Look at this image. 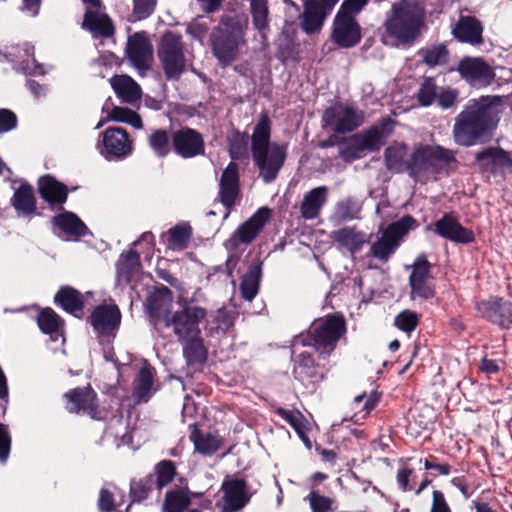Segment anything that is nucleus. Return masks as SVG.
Here are the masks:
<instances>
[{
  "instance_id": "nucleus-1",
  "label": "nucleus",
  "mask_w": 512,
  "mask_h": 512,
  "mask_svg": "<svg viewBox=\"0 0 512 512\" xmlns=\"http://www.w3.org/2000/svg\"><path fill=\"white\" fill-rule=\"evenodd\" d=\"M498 96L470 100L455 117L452 134L456 144L471 147L487 142L499 121Z\"/></svg>"
},
{
  "instance_id": "nucleus-2",
  "label": "nucleus",
  "mask_w": 512,
  "mask_h": 512,
  "mask_svg": "<svg viewBox=\"0 0 512 512\" xmlns=\"http://www.w3.org/2000/svg\"><path fill=\"white\" fill-rule=\"evenodd\" d=\"M383 38L396 46L411 45L426 28V9L420 0H397L387 12Z\"/></svg>"
},
{
  "instance_id": "nucleus-3",
  "label": "nucleus",
  "mask_w": 512,
  "mask_h": 512,
  "mask_svg": "<svg viewBox=\"0 0 512 512\" xmlns=\"http://www.w3.org/2000/svg\"><path fill=\"white\" fill-rule=\"evenodd\" d=\"M270 137L271 121L268 115L263 113L253 129L251 153L264 183H271L276 179L287 156L286 146L270 144Z\"/></svg>"
},
{
  "instance_id": "nucleus-4",
  "label": "nucleus",
  "mask_w": 512,
  "mask_h": 512,
  "mask_svg": "<svg viewBox=\"0 0 512 512\" xmlns=\"http://www.w3.org/2000/svg\"><path fill=\"white\" fill-rule=\"evenodd\" d=\"M247 24L238 15H223L209 36L211 52L221 67L236 61L240 49L245 45Z\"/></svg>"
},
{
  "instance_id": "nucleus-5",
  "label": "nucleus",
  "mask_w": 512,
  "mask_h": 512,
  "mask_svg": "<svg viewBox=\"0 0 512 512\" xmlns=\"http://www.w3.org/2000/svg\"><path fill=\"white\" fill-rule=\"evenodd\" d=\"M178 309L171 313L168 319L162 320L158 334L162 337L169 336L171 331L177 340L201 334L199 324L206 318L207 310L196 305L193 299L180 296L177 299Z\"/></svg>"
},
{
  "instance_id": "nucleus-6",
  "label": "nucleus",
  "mask_w": 512,
  "mask_h": 512,
  "mask_svg": "<svg viewBox=\"0 0 512 512\" xmlns=\"http://www.w3.org/2000/svg\"><path fill=\"white\" fill-rule=\"evenodd\" d=\"M455 162L457 160L452 150L440 145L420 144L408 157L407 173L410 177L417 179L427 172L439 173Z\"/></svg>"
},
{
  "instance_id": "nucleus-7",
  "label": "nucleus",
  "mask_w": 512,
  "mask_h": 512,
  "mask_svg": "<svg viewBox=\"0 0 512 512\" xmlns=\"http://www.w3.org/2000/svg\"><path fill=\"white\" fill-rule=\"evenodd\" d=\"M157 57L167 80H178L186 69L184 43L181 35L166 31L158 44Z\"/></svg>"
},
{
  "instance_id": "nucleus-8",
  "label": "nucleus",
  "mask_w": 512,
  "mask_h": 512,
  "mask_svg": "<svg viewBox=\"0 0 512 512\" xmlns=\"http://www.w3.org/2000/svg\"><path fill=\"white\" fill-rule=\"evenodd\" d=\"M346 332V324L342 317L329 315L313 323L310 328V343L321 356H329L336 348L338 341Z\"/></svg>"
},
{
  "instance_id": "nucleus-9",
  "label": "nucleus",
  "mask_w": 512,
  "mask_h": 512,
  "mask_svg": "<svg viewBox=\"0 0 512 512\" xmlns=\"http://www.w3.org/2000/svg\"><path fill=\"white\" fill-rule=\"evenodd\" d=\"M475 165L483 175L505 179L507 174H512L511 154L500 146H489L478 151Z\"/></svg>"
},
{
  "instance_id": "nucleus-10",
  "label": "nucleus",
  "mask_w": 512,
  "mask_h": 512,
  "mask_svg": "<svg viewBox=\"0 0 512 512\" xmlns=\"http://www.w3.org/2000/svg\"><path fill=\"white\" fill-rule=\"evenodd\" d=\"M322 119L335 133L345 134L361 126L364 116L362 111L352 106L336 104L324 111Z\"/></svg>"
},
{
  "instance_id": "nucleus-11",
  "label": "nucleus",
  "mask_w": 512,
  "mask_h": 512,
  "mask_svg": "<svg viewBox=\"0 0 512 512\" xmlns=\"http://www.w3.org/2000/svg\"><path fill=\"white\" fill-rule=\"evenodd\" d=\"M412 272L409 276V287L411 299L421 300L432 299L436 292L432 283L431 263L425 254H419L411 265Z\"/></svg>"
},
{
  "instance_id": "nucleus-12",
  "label": "nucleus",
  "mask_w": 512,
  "mask_h": 512,
  "mask_svg": "<svg viewBox=\"0 0 512 512\" xmlns=\"http://www.w3.org/2000/svg\"><path fill=\"white\" fill-rule=\"evenodd\" d=\"M121 318V311L117 305L101 304L92 311L89 323L99 338H105L111 342L117 335Z\"/></svg>"
},
{
  "instance_id": "nucleus-13",
  "label": "nucleus",
  "mask_w": 512,
  "mask_h": 512,
  "mask_svg": "<svg viewBox=\"0 0 512 512\" xmlns=\"http://www.w3.org/2000/svg\"><path fill=\"white\" fill-rule=\"evenodd\" d=\"M479 316L504 330L512 328V302L498 296L476 302Z\"/></svg>"
},
{
  "instance_id": "nucleus-14",
  "label": "nucleus",
  "mask_w": 512,
  "mask_h": 512,
  "mask_svg": "<svg viewBox=\"0 0 512 512\" xmlns=\"http://www.w3.org/2000/svg\"><path fill=\"white\" fill-rule=\"evenodd\" d=\"M173 152L183 158L191 159L205 154V140L202 133L188 126L173 130Z\"/></svg>"
},
{
  "instance_id": "nucleus-15",
  "label": "nucleus",
  "mask_w": 512,
  "mask_h": 512,
  "mask_svg": "<svg viewBox=\"0 0 512 512\" xmlns=\"http://www.w3.org/2000/svg\"><path fill=\"white\" fill-rule=\"evenodd\" d=\"M270 217V209L259 208L250 218L243 222L225 242L227 249H236L238 244H251L265 227Z\"/></svg>"
},
{
  "instance_id": "nucleus-16",
  "label": "nucleus",
  "mask_w": 512,
  "mask_h": 512,
  "mask_svg": "<svg viewBox=\"0 0 512 512\" xmlns=\"http://www.w3.org/2000/svg\"><path fill=\"white\" fill-rule=\"evenodd\" d=\"M338 1L305 0L304 11L300 15L302 30L308 35L319 32Z\"/></svg>"
},
{
  "instance_id": "nucleus-17",
  "label": "nucleus",
  "mask_w": 512,
  "mask_h": 512,
  "mask_svg": "<svg viewBox=\"0 0 512 512\" xmlns=\"http://www.w3.org/2000/svg\"><path fill=\"white\" fill-rule=\"evenodd\" d=\"M456 70L462 79L476 88L490 85L495 77L493 68L480 57H464Z\"/></svg>"
},
{
  "instance_id": "nucleus-18",
  "label": "nucleus",
  "mask_w": 512,
  "mask_h": 512,
  "mask_svg": "<svg viewBox=\"0 0 512 512\" xmlns=\"http://www.w3.org/2000/svg\"><path fill=\"white\" fill-rule=\"evenodd\" d=\"M68 401V410L71 413L87 414L92 419H102L97 393L90 385L76 387L64 394Z\"/></svg>"
},
{
  "instance_id": "nucleus-19",
  "label": "nucleus",
  "mask_w": 512,
  "mask_h": 512,
  "mask_svg": "<svg viewBox=\"0 0 512 512\" xmlns=\"http://www.w3.org/2000/svg\"><path fill=\"white\" fill-rule=\"evenodd\" d=\"M221 491L223 493L222 512H238L249 503L252 497L247 481L242 478L224 479Z\"/></svg>"
},
{
  "instance_id": "nucleus-20",
  "label": "nucleus",
  "mask_w": 512,
  "mask_h": 512,
  "mask_svg": "<svg viewBox=\"0 0 512 512\" xmlns=\"http://www.w3.org/2000/svg\"><path fill=\"white\" fill-rule=\"evenodd\" d=\"M361 26L355 17L336 14L333 20L331 40L340 48H352L361 41Z\"/></svg>"
},
{
  "instance_id": "nucleus-21",
  "label": "nucleus",
  "mask_w": 512,
  "mask_h": 512,
  "mask_svg": "<svg viewBox=\"0 0 512 512\" xmlns=\"http://www.w3.org/2000/svg\"><path fill=\"white\" fill-rule=\"evenodd\" d=\"M433 229L435 234L457 244H470L475 241L474 232L459 222L454 213H444V215L434 222Z\"/></svg>"
},
{
  "instance_id": "nucleus-22",
  "label": "nucleus",
  "mask_w": 512,
  "mask_h": 512,
  "mask_svg": "<svg viewBox=\"0 0 512 512\" xmlns=\"http://www.w3.org/2000/svg\"><path fill=\"white\" fill-rule=\"evenodd\" d=\"M125 53L138 72L144 75L152 60V45L145 34L137 32L129 36Z\"/></svg>"
},
{
  "instance_id": "nucleus-23",
  "label": "nucleus",
  "mask_w": 512,
  "mask_h": 512,
  "mask_svg": "<svg viewBox=\"0 0 512 512\" xmlns=\"http://www.w3.org/2000/svg\"><path fill=\"white\" fill-rule=\"evenodd\" d=\"M102 153L107 159H123L132 153V142L127 131L120 127H109L103 132Z\"/></svg>"
},
{
  "instance_id": "nucleus-24",
  "label": "nucleus",
  "mask_w": 512,
  "mask_h": 512,
  "mask_svg": "<svg viewBox=\"0 0 512 512\" xmlns=\"http://www.w3.org/2000/svg\"><path fill=\"white\" fill-rule=\"evenodd\" d=\"M484 27L475 16L460 15L458 21L451 27V34L460 43L480 46L484 43Z\"/></svg>"
},
{
  "instance_id": "nucleus-25",
  "label": "nucleus",
  "mask_w": 512,
  "mask_h": 512,
  "mask_svg": "<svg viewBox=\"0 0 512 512\" xmlns=\"http://www.w3.org/2000/svg\"><path fill=\"white\" fill-rule=\"evenodd\" d=\"M172 302V292L166 286H162L160 289H157L147 298V310L157 333L160 331L159 323L162 320L168 319L172 313L170 310Z\"/></svg>"
},
{
  "instance_id": "nucleus-26",
  "label": "nucleus",
  "mask_w": 512,
  "mask_h": 512,
  "mask_svg": "<svg viewBox=\"0 0 512 512\" xmlns=\"http://www.w3.org/2000/svg\"><path fill=\"white\" fill-rule=\"evenodd\" d=\"M239 192V167L232 161L223 170L219 183L220 201L227 209L224 218L228 217L230 209L235 205Z\"/></svg>"
},
{
  "instance_id": "nucleus-27",
  "label": "nucleus",
  "mask_w": 512,
  "mask_h": 512,
  "mask_svg": "<svg viewBox=\"0 0 512 512\" xmlns=\"http://www.w3.org/2000/svg\"><path fill=\"white\" fill-rule=\"evenodd\" d=\"M389 126V122L384 121L381 126L374 125L370 128L360 132L353 134L352 141L355 142L358 146L360 152L365 155V152H378L381 147L385 144V139L391 132V130H387Z\"/></svg>"
},
{
  "instance_id": "nucleus-28",
  "label": "nucleus",
  "mask_w": 512,
  "mask_h": 512,
  "mask_svg": "<svg viewBox=\"0 0 512 512\" xmlns=\"http://www.w3.org/2000/svg\"><path fill=\"white\" fill-rule=\"evenodd\" d=\"M82 28L91 33L93 38H111L114 36L115 27L112 19L101 12V9L86 8Z\"/></svg>"
},
{
  "instance_id": "nucleus-29",
  "label": "nucleus",
  "mask_w": 512,
  "mask_h": 512,
  "mask_svg": "<svg viewBox=\"0 0 512 512\" xmlns=\"http://www.w3.org/2000/svg\"><path fill=\"white\" fill-rule=\"evenodd\" d=\"M293 375L296 380L306 387L310 385L314 387L323 378L319 367L315 364L314 358L308 352L300 353L295 359Z\"/></svg>"
},
{
  "instance_id": "nucleus-30",
  "label": "nucleus",
  "mask_w": 512,
  "mask_h": 512,
  "mask_svg": "<svg viewBox=\"0 0 512 512\" xmlns=\"http://www.w3.org/2000/svg\"><path fill=\"white\" fill-rule=\"evenodd\" d=\"M10 203L18 217H30L36 214L37 200L34 189L27 182L15 189Z\"/></svg>"
},
{
  "instance_id": "nucleus-31",
  "label": "nucleus",
  "mask_w": 512,
  "mask_h": 512,
  "mask_svg": "<svg viewBox=\"0 0 512 512\" xmlns=\"http://www.w3.org/2000/svg\"><path fill=\"white\" fill-rule=\"evenodd\" d=\"M38 192L50 206L62 205L68 197L66 185L50 175L42 176L38 181Z\"/></svg>"
},
{
  "instance_id": "nucleus-32",
  "label": "nucleus",
  "mask_w": 512,
  "mask_h": 512,
  "mask_svg": "<svg viewBox=\"0 0 512 512\" xmlns=\"http://www.w3.org/2000/svg\"><path fill=\"white\" fill-rule=\"evenodd\" d=\"M328 199V188L319 186L307 192L300 205V212L304 219L312 220L319 216L322 207Z\"/></svg>"
},
{
  "instance_id": "nucleus-33",
  "label": "nucleus",
  "mask_w": 512,
  "mask_h": 512,
  "mask_svg": "<svg viewBox=\"0 0 512 512\" xmlns=\"http://www.w3.org/2000/svg\"><path fill=\"white\" fill-rule=\"evenodd\" d=\"M115 94L122 102L133 104L141 98V87L128 75H115L109 80Z\"/></svg>"
},
{
  "instance_id": "nucleus-34",
  "label": "nucleus",
  "mask_w": 512,
  "mask_h": 512,
  "mask_svg": "<svg viewBox=\"0 0 512 512\" xmlns=\"http://www.w3.org/2000/svg\"><path fill=\"white\" fill-rule=\"evenodd\" d=\"M333 239L352 255L361 251L369 242V236L355 227H343L333 232Z\"/></svg>"
},
{
  "instance_id": "nucleus-35",
  "label": "nucleus",
  "mask_w": 512,
  "mask_h": 512,
  "mask_svg": "<svg viewBox=\"0 0 512 512\" xmlns=\"http://www.w3.org/2000/svg\"><path fill=\"white\" fill-rule=\"evenodd\" d=\"M202 493H195L188 488L175 487L166 492L163 502V512H184L191 504V498L202 497Z\"/></svg>"
},
{
  "instance_id": "nucleus-36",
  "label": "nucleus",
  "mask_w": 512,
  "mask_h": 512,
  "mask_svg": "<svg viewBox=\"0 0 512 512\" xmlns=\"http://www.w3.org/2000/svg\"><path fill=\"white\" fill-rule=\"evenodd\" d=\"M178 341L182 344L183 356L187 365H202L207 361L208 350L204 345L201 334Z\"/></svg>"
},
{
  "instance_id": "nucleus-37",
  "label": "nucleus",
  "mask_w": 512,
  "mask_h": 512,
  "mask_svg": "<svg viewBox=\"0 0 512 512\" xmlns=\"http://www.w3.org/2000/svg\"><path fill=\"white\" fill-rule=\"evenodd\" d=\"M140 267V255L137 251L130 249L127 252H123L116 263L117 281L128 284Z\"/></svg>"
},
{
  "instance_id": "nucleus-38",
  "label": "nucleus",
  "mask_w": 512,
  "mask_h": 512,
  "mask_svg": "<svg viewBox=\"0 0 512 512\" xmlns=\"http://www.w3.org/2000/svg\"><path fill=\"white\" fill-rule=\"evenodd\" d=\"M408 147L404 143H394L388 146L384 151V161L386 168L395 173L407 172Z\"/></svg>"
},
{
  "instance_id": "nucleus-39",
  "label": "nucleus",
  "mask_w": 512,
  "mask_h": 512,
  "mask_svg": "<svg viewBox=\"0 0 512 512\" xmlns=\"http://www.w3.org/2000/svg\"><path fill=\"white\" fill-rule=\"evenodd\" d=\"M53 224L69 236L81 237L88 234L85 223L74 213L64 212L52 218Z\"/></svg>"
},
{
  "instance_id": "nucleus-40",
  "label": "nucleus",
  "mask_w": 512,
  "mask_h": 512,
  "mask_svg": "<svg viewBox=\"0 0 512 512\" xmlns=\"http://www.w3.org/2000/svg\"><path fill=\"white\" fill-rule=\"evenodd\" d=\"M54 302L70 314L80 312L84 307L82 294L71 286H62L55 294Z\"/></svg>"
},
{
  "instance_id": "nucleus-41",
  "label": "nucleus",
  "mask_w": 512,
  "mask_h": 512,
  "mask_svg": "<svg viewBox=\"0 0 512 512\" xmlns=\"http://www.w3.org/2000/svg\"><path fill=\"white\" fill-rule=\"evenodd\" d=\"M125 502V494L113 483L105 484L97 501L100 512H113Z\"/></svg>"
},
{
  "instance_id": "nucleus-42",
  "label": "nucleus",
  "mask_w": 512,
  "mask_h": 512,
  "mask_svg": "<svg viewBox=\"0 0 512 512\" xmlns=\"http://www.w3.org/2000/svg\"><path fill=\"white\" fill-rule=\"evenodd\" d=\"M149 148L158 158H165L173 152V130L156 129L147 138Z\"/></svg>"
},
{
  "instance_id": "nucleus-43",
  "label": "nucleus",
  "mask_w": 512,
  "mask_h": 512,
  "mask_svg": "<svg viewBox=\"0 0 512 512\" xmlns=\"http://www.w3.org/2000/svg\"><path fill=\"white\" fill-rule=\"evenodd\" d=\"M262 275L261 263L256 262L249 266L246 274L240 283V292L242 298L252 301L259 291V285Z\"/></svg>"
},
{
  "instance_id": "nucleus-44",
  "label": "nucleus",
  "mask_w": 512,
  "mask_h": 512,
  "mask_svg": "<svg viewBox=\"0 0 512 512\" xmlns=\"http://www.w3.org/2000/svg\"><path fill=\"white\" fill-rule=\"evenodd\" d=\"M268 1L267 0H251V15L253 26L260 33L261 42L264 46L267 45L268 37L267 31L269 30L268 21Z\"/></svg>"
},
{
  "instance_id": "nucleus-45",
  "label": "nucleus",
  "mask_w": 512,
  "mask_h": 512,
  "mask_svg": "<svg viewBox=\"0 0 512 512\" xmlns=\"http://www.w3.org/2000/svg\"><path fill=\"white\" fill-rule=\"evenodd\" d=\"M421 61L430 68L444 66L449 62L450 52L445 43L433 44L418 51Z\"/></svg>"
},
{
  "instance_id": "nucleus-46",
  "label": "nucleus",
  "mask_w": 512,
  "mask_h": 512,
  "mask_svg": "<svg viewBox=\"0 0 512 512\" xmlns=\"http://www.w3.org/2000/svg\"><path fill=\"white\" fill-rule=\"evenodd\" d=\"M153 382L154 370L149 366L142 367L134 382V396L139 401L147 402L152 396Z\"/></svg>"
},
{
  "instance_id": "nucleus-47",
  "label": "nucleus",
  "mask_w": 512,
  "mask_h": 512,
  "mask_svg": "<svg viewBox=\"0 0 512 512\" xmlns=\"http://www.w3.org/2000/svg\"><path fill=\"white\" fill-rule=\"evenodd\" d=\"M155 487L154 474L149 473L139 479H132L130 482V499L132 503H141L146 500Z\"/></svg>"
},
{
  "instance_id": "nucleus-48",
  "label": "nucleus",
  "mask_w": 512,
  "mask_h": 512,
  "mask_svg": "<svg viewBox=\"0 0 512 512\" xmlns=\"http://www.w3.org/2000/svg\"><path fill=\"white\" fill-rule=\"evenodd\" d=\"M190 440L195 446V450L203 455H212L220 448V440L211 433L203 434L197 428H194L190 434Z\"/></svg>"
},
{
  "instance_id": "nucleus-49",
  "label": "nucleus",
  "mask_w": 512,
  "mask_h": 512,
  "mask_svg": "<svg viewBox=\"0 0 512 512\" xmlns=\"http://www.w3.org/2000/svg\"><path fill=\"white\" fill-rule=\"evenodd\" d=\"M419 226L417 220L411 215H405L390 223L383 232L397 243H401L402 238L408 234L410 230H414Z\"/></svg>"
},
{
  "instance_id": "nucleus-50",
  "label": "nucleus",
  "mask_w": 512,
  "mask_h": 512,
  "mask_svg": "<svg viewBox=\"0 0 512 512\" xmlns=\"http://www.w3.org/2000/svg\"><path fill=\"white\" fill-rule=\"evenodd\" d=\"M399 246V243L382 232L381 237L371 245L369 255L384 263L396 252Z\"/></svg>"
},
{
  "instance_id": "nucleus-51",
  "label": "nucleus",
  "mask_w": 512,
  "mask_h": 512,
  "mask_svg": "<svg viewBox=\"0 0 512 512\" xmlns=\"http://www.w3.org/2000/svg\"><path fill=\"white\" fill-rule=\"evenodd\" d=\"M37 323L43 333L53 335L59 332L64 322L52 308H44L38 314Z\"/></svg>"
},
{
  "instance_id": "nucleus-52",
  "label": "nucleus",
  "mask_w": 512,
  "mask_h": 512,
  "mask_svg": "<svg viewBox=\"0 0 512 512\" xmlns=\"http://www.w3.org/2000/svg\"><path fill=\"white\" fill-rule=\"evenodd\" d=\"M168 235L169 248L184 250L191 237V227L188 224H178L168 231Z\"/></svg>"
},
{
  "instance_id": "nucleus-53",
  "label": "nucleus",
  "mask_w": 512,
  "mask_h": 512,
  "mask_svg": "<svg viewBox=\"0 0 512 512\" xmlns=\"http://www.w3.org/2000/svg\"><path fill=\"white\" fill-rule=\"evenodd\" d=\"M228 152L232 160H242L248 154V135L234 131L229 138Z\"/></svg>"
},
{
  "instance_id": "nucleus-54",
  "label": "nucleus",
  "mask_w": 512,
  "mask_h": 512,
  "mask_svg": "<svg viewBox=\"0 0 512 512\" xmlns=\"http://www.w3.org/2000/svg\"><path fill=\"white\" fill-rule=\"evenodd\" d=\"M155 486L161 490L170 484L176 475V466L171 460H162L154 468Z\"/></svg>"
},
{
  "instance_id": "nucleus-55",
  "label": "nucleus",
  "mask_w": 512,
  "mask_h": 512,
  "mask_svg": "<svg viewBox=\"0 0 512 512\" xmlns=\"http://www.w3.org/2000/svg\"><path fill=\"white\" fill-rule=\"evenodd\" d=\"M109 120L129 124L135 129H141L143 122L138 113L124 107H113L109 114Z\"/></svg>"
},
{
  "instance_id": "nucleus-56",
  "label": "nucleus",
  "mask_w": 512,
  "mask_h": 512,
  "mask_svg": "<svg viewBox=\"0 0 512 512\" xmlns=\"http://www.w3.org/2000/svg\"><path fill=\"white\" fill-rule=\"evenodd\" d=\"M305 500L309 502L312 512H329L336 508L335 498L322 494L321 490L310 491Z\"/></svg>"
},
{
  "instance_id": "nucleus-57",
  "label": "nucleus",
  "mask_w": 512,
  "mask_h": 512,
  "mask_svg": "<svg viewBox=\"0 0 512 512\" xmlns=\"http://www.w3.org/2000/svg\"><path fill=\"white\" fill-rule=\"evenodd\" d=\"M439 89L440 87L436 85L434 78H424L417 93V99L419 104L423 107H428L432 105L437 99Z\"/></svg>"
},
{
  "instance_id": "nucleus-58",
  "label": "nucleus",
  "mask_w": 512,
  "mask_h": 512,
  "mask_svg": "<svg viewBox=\"0 0 512 512\" xmlns=\"http://www.w3.org/2000/svg\"><path fill=\"white\" fill-rule=\"evenodd\" d=\"M360 211L361 203L353 197H348L337 204V213L344 221L357 218Z\"/></svg>"
},
{
  "instance_id": "nucleus-59",
  "label": "nucleus",
  "mask_w": 512,
  "mask_h": 512,
  "mask_svg": "<svg viewBox=\"0 0 512 512\" xmlns=\"http://www.w3.org/2000/svg\"><path fill=\"white\" fill-rule=\"evenodd\" d=\"M418 323L419 318L417 313L411 310L402 311L394 319V325L401 331L408 334L416 329Z\"/></svg>"
},
{
  "instance_id": "nucleus-60",
  "label": "nucleus",
  "mask_w": 512,
  "mask_h": 512,
  "mask_svg": "<svg viewBox=\"0 0 512 512\" xmlns=\"http://www.w3.org/2000/svg\"><path fill=\"white\" fill-rule=\"evenodd\" d=\"M338 149L339 156L345 162H352L363 157V154L358 149L357 144L352 141V137L341 139L338 143Z\"/></svg>"
},
{
  "instance_id": "nucleus-61",
  "label": "nucleus",
  "mask_w": 512,
  "mask_h": 512,
  "mask_svg": "<svg viewBox=\"0 0 512 512\" xmlns=\"http://www.w3.org/2000/svg\"><path fill=\"white\" fill-rule=\"evenodd\" d=\"M458 97L457 89L449 86L440 87L436 102L442 109H450L456 106Z\"/></svg>"
},
{
  "instance_id": "nucleus-62",
  "label": "nucleus",
  "mask_w": 512,
  "mask_h": 512,
  "mask_svg": "<svg viewBox=\"0 0 512 512\" xmlns=\"http://www.w3.org/2000/svg\"><path fill=\"white\" fill-rule=\"evenodd\" d=\"M157 0H133V13L138 20L148 18L155 10Z\"/></svg>"
},
{
  "instance_id": "nucleus-63",
  "label": "nucleus",
  "mask_w": 512,
  "mask_h": 512,
  "mask_svg": "<svg viewBox=\"0 0 512 512\" xmlns=\"http://www.w3.org/2000/svg\"><path fill=\"white\" fill-rule=\"evenodd\" d=\"M11 435L7 425L0 422V462L6 463L11 451Z\"/></svg>"
},
{
  "instance_id": "nucleus-64",
  "label": "nucleus",
  "mask_w": 512,
  "mask_h": 512,
  "mask_svg": "<svg viewBox=\"0 0 512 512\" xmlns=\"http://www.w3.org/2000/svg\"><path fill=\"white\" fill-rule=\"evenodd\" d=\"M202 19L203 17L198 16L197 18L193 19L186 27V33L195 40L201 41L209 30L208 24Z\"/></svg>"
}]
</instances>
